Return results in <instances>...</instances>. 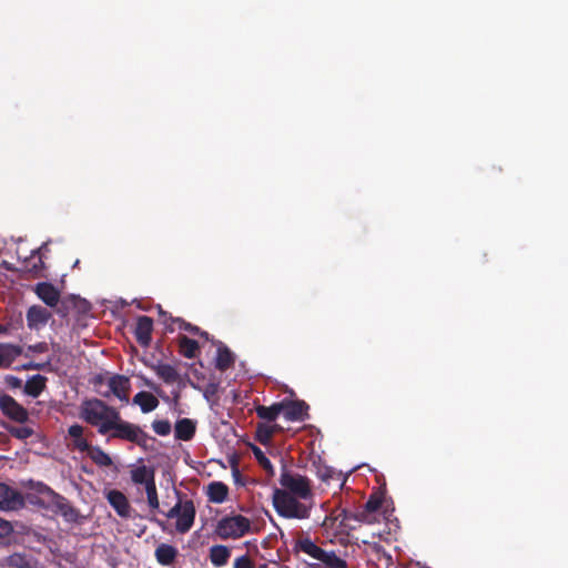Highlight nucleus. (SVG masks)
Instances as JSON below:
<instances>
[{"label":"nucleus","instance_id":"1","mask_svg":"<svg viewBox=\"0 0 568 568\" xmlns=\"http://www.w3.org/2000/svg\"><path fill=\"white\" fill-rule=\"evenodd\" d=\"M120 412L99 398H90L80 406V418L97 428L100 435H108Z\"/></svg>","mask_w":568,"mask_h":568},{"label":"nucleus","instance_id":"2","mask_svg":"<svg viewBox=\"0 0 568 568\" xmlns=\"http://www.w3.org/2000/svg\"><path fill=\"white\" fill-rule=\"evenodd\" d=\"M108 439H121L133 443L139 447L146 449L150 440H154L139 425L124 420L119 414V420H115L108 434Z\"/></svg>","mask_w":568,"mask_h":568},{"label":"nucleus","instance_id":"3","mask_svg":"<svg viewBox=\"0 0 568 568\" xmlns=\"http://www.w3.org/2000/svg\"><path fill=\"white\" fill-rule=\"evenodd\" d=\"M298 499V497L280 489H275L273 494V505L280 516L296 519L308 518L311 507Z\"/></svg>","mask_w":568,"mask_h":568},{"label":"nucleus","instance_id":"4","mask_svg":"<svg viewBox=\"0 0 568 568\" xmlns=\"http://www.w3.org/2000/svg\"><path fill=\"white\" fill-rule=\"evenodd\" d=\"M280 484L283 487L281 490L287 491L300 499H308L312 497L311 481L305 476L291 473L283 468Z\"/></svg>","mask_w":568,"mask_h":568},{"label":"nucleus","instance_id":"5","mask_svg":"<svg viewBox=\"0 0 568 568\" xmlns=\"http://www.w3.org/2000/svg\"><path fill=\"white\" fill-rule=\"evenodd\" d=\"M247 531L248 519L241 515L222 518L215 528V534L221 539L237 538Z\"/></svg>","mask_w":568,"mask_h":568},{"label":"nucleus","instance_id":"6","mask_svg":"<svg viewBox=\"0 0 568 568\" xmlns=\"http://www.w3.org/2000/svg\"><path fill=\"white\" fill-rule=\"evenodd\" d=\"M0 410L6 417L20 424L29 419L28 410L8 394L0 396Z\"/></svg>","mask_w":568,"mask_h":568},{"label":"nucleus","instance_id":"7","mask_svg":"<svg viewBox=\"0 0 568 568\" xmlns=\"http://www.w3.org/2000/svg\"><path fill=\"white\" fill-rule=\"evenodd\" d=\"M24 507V498L20 491L4 483H0V510L16 511Z\"/></svg>","mask_w":568,"mask_h":568},{"label":"nucleus","instance_id":"8","mask_svg":"<svg viewBox=\"0 0 568 568\" xmlns=\"http://www.w3.org/2000/svg\"><path fill=\"white\" fill-rule=\"evenodd\" d=\"M109 390L105 393H101L103 397H109L110 394H113L115 397H118L121 402L128 403L129 402V392L131 388L130 379L129 377L124 375H113L108 381Z\"/></svg>","mask_w":568,"mask_h":568},{"label":"nucleus","instance_id":"9","mask_svg":"<svg viewBox=\"0 0 568 568\" xmlns=\"http://www.w3.org/2000/svg\"><path fill=\"white\" fill-rule=\"evenodd\" d=\"M49 246V242H44L40 247L31 251L30 256L26 257L21 264V271L29 273L32 277H41L43 276V271L45 268V264L42 260V256H37V254L41 253L42 248Z\"/></svg>","mask_w":568,"mask_h":568},{"label":"nucleus","instance_id":"10","mask_svg":"<svg viewBox=\"0 0 568 568\" xmlns=\"http://www.w3.org/2000/svg\"><path fill=\"white\" fill-rule=\"evenodd\" d=\"M51 506L64 518L68 523H79L81 515L80 511L72 506V504L62 495L55 494L49 500Z\"/></svg>","mask_w":568,"mask_h":568},{"label":"nucleus","instance_id":"11","mask_svg":"<svg viewBox=\"0 0 568 568\" xmlns=\"http://www.w3.org/2000/svg\"><path fill=\"white\" fill-rule=\"evenodd\" d=\"M282 413L287 420L303 422L308 417V405L304 400H283Z\"/></svg>","mask_w":568,"mask_h":568},{"label":"nucleus","instance_id":"12","mask_svg":"<svg viewBox=\"0 0 568 568\" xmlns=\"http://www.w3.org/2000/svg\"><path fill=\"white\" fill-rule=\"evenodd\" d=\"M52 317V313L41 306V305H32L27 310L26 320L27 325L30 329H40L45 326L49 320Z\"/></svg>","mask_w":568,"mask_h":568},{"label":"nucleus","instance_id":"13","mask_svg":"<svg viewBox=\"0 0 568 568\" xmlns=\"http://www.w3.org/2000/svg\"><path fill=\"white\" fill-rule=\"evenodd\" d=\"M33 292L49 307H57L60 303V291L52 283H37Z\"/></svg>","mask_w":568,"mask_h":568},{"label":"nucleus","instance_id":"14","mask_svg":"<svg viewBox=\"0 0 568 568\" xmlns=\"http://www.w3.org/2000/svg\"><path fill=\"white\" fill-rule=\"evenodd\" d=\"M106 500L121 518H130L132 507L126 496L118 490L111 489L106 493Z\"/></svg>","mask_w":568,"mask_h":568},{"label":"nucleus","instance_id":"15","mask_svg":"<svg viewBox=\"0 0 568 568\" xmlns=\"http://www.w3.org/2000/svg\"><path fill=\"white\" fill-rule=\"evenodd\" d=\"M195 515L196 510L194 503L191 499L184 500V506L176 518V531L180 534L187 532L194 524Z\"/></svg>","mask_w":568,"mask_h":568},{"label":"nucleus","instance_id":"16","mask_svg":"<svg viewBox=\"0 0 568 568\" xmlns=\"http://www.w3.org/2000/svg\"><path fill=\"white\" fill-rule=\"evenodd\" d=\"M152 332H153V320L149 316L141 315L136 320V325L134 328V335L136 342L142 346L146 347L150 345L152 341Z\"/></svg>","mask_w":568,"mask_h":568},{"label":"nucleus","instance_id":"17","mask_svg":"<svg viewBox=\"0 0 568 568\" xmlns=\"http://www.w3.org/2000/svg\"><path fill=\"white\" fill-rule=\"evenodd\" d=\"M22 355V347L10 343H0V367L9 368L17 357Z\"/></svg>","mask_w":568,"mask_h":568},{"label":"nucleus","instance_id":"18","mask_svg":"<svg viewBox=\"0 0 568 568\" xmlns=\"http://www.w3.org/2000/svg\"><path fill=\"white\" fill-rule=\"evenodd\" d=\"M130 475L132 483L135 485H144V487H148L150 483H155L154 469L145 465L131 469Z\"/></svg>","mask_w":568,"mask_h":568},{"label":"nucleus","instance_id":"19","mask_svg":"<svg viewBox=\"0 0 568 568\" xmlns=\"http://www.w3.org/2000/svg\"><path fill=\"white\" fill-rule=\"evenodd\" d=\"M179 555V550L169 544H160L154 551L156 561L161 566H171Z\"/></svg>","mask_w":568,"mask_h":568},{"label":"nucleus","instance_id":"20","mask_svg":"<svg viewBox=\"0 0 568 568\" xmlns=\"http://www.w3.org/2000/svg\"><path fill=\"white\" fill-rule=\"evenodd\" d=\"M196 430L195 423L190 418H182L175 423L174 435L179 440L187 442L191 440Z\"/></svg>","mask_w":568,"mask_h":568},{"label":"nucleus","instance_id":"21","mask_svg":"<svg viewBox=\"0 0 568 568\" xmlns=\"http://www.w3.org/2000/svg\"><path fill=\"white\" fill-rule=\"evenodd\" d=\"M84 428L80 424H73L68 428V435L72 439V446L74 449L87 453L92 445L83 437Z\"/></svg>","mask_w":568,"mask_h":568},{"label":"nucleus","instance_id":"22","mask_svg":"<svg viewBox=\"0 0 568 568\" xmlns=\"http://www.w3.org/2000/svg\"><path fill=\"white\" fill-rule=\"evenodd\" d=\"M132 403L139 405L144 414L154 410L159 406V399L152 393L145 390L135 394Z\"/></svg>","mask_w":568,"mask_h":568},{"label":"nucleus","instance_id":"23","mask_svg":"<svg viewBox=\"0 0 568 568\" xmlns=\"http://www.w3.org/2000/svg\"><path fill=\"white\" fill-rule=\"evenodd\" d=\"M47 377L43 375H33L24 384V394L33 398L39 397L47 386Z\"/></svg>","mask_w":568,"mask_h":568},{"label":"nucleus","instance_id":"24","mask_svg":"<svg viewBox=\"0 0 568 568\" xmlns=\"http://www.w3.org/2000/svg\"><path fill=\"white\" fill-rule=\"evenodd\" d=\"M281 429L277 424L258 423L255 430V439L262 445H268L273 435Z\"/></svg>","mask_w":568,"mask_h":568},{"label":"nucleus","instance_id":"25","mask_svg":"<svg viewBox=\"0 0 568 568\" xmlns=\"http://www.w3.org/2000/svg\"><path fill=\"white\" fill-rule=\"evenodd\" d=\"M254 404L257 416L268 424L275 422L283 409L282 403H274L271 406L257 405L256 402H254Z\"/></svg>","mask_w":568,"mask_h":568},{"label":"nucleus","instance_id":"26","mask_svg":"<svg viewBox=\"0 0 568 568\" xmlns=\"http://www.w3.org/2000/svg\"><path fill=\"white\" fill-rule=\"evenodd\" d=\"M152 369L155 374L166 384H174L179 381L180 375L176 368L170 364L159 363L152 365Z\"/></svg>","mask_w":568,"mask_h":568},{"label":"nucleus","instance_id":"27","mask_svg":"<svg viewBox=\"0 0 568 568\" xmlns=\"http://www.w3.org/2000/svg\"><path fill=\"white\" fill-rule=\"evenodd\" d=\"M229 494V487L222 481H212L207 486L209 500L215 504L223 503Z\"/></svg>","mask_w":568,"mask_h":568},{"label":"nucleus","instance_id":"28","mask_svg":"<svg viewBox=\"0 0 568 568\" xmlns=\"http://www.w3.org/2000/svg\"><path fill=\"white\" fill-rule=\"evenodd\" d=\"M296 550L303 551L311 556L314 559L320 560L324 550L320 546H317L310 537L301 538L296 541L295 545Z\"/></svg>","mask_w":568,"mask_h":568},{"label":"nucleus","instance_id":"29","mask_svg":"<svg viewBox=\"0 0 568 568\" xmlns=\"http://www.w3.org/2000/svg\"><path fill=\"white\" fill-rule=\"evenodd\" d=\"M179 352L186 358H194L200 349V345L195 339L189 338L185 335L178 337Z\"/></svg>","mask_w":568,"mask_h":568},{"label":"nucleus","instance_id":"30","mask_svg":"<svg viewBox=\"0 0 568 568\" xmlns=\"http://www.w3.org/2000/svg\"><path fill=\"white\" fill-rule=\"evenodd\" d=\"M231 551L226 546L215 545L210 549V560L215 567H222L227 564Z\"/></svg>","mask_w":568,"mask_h":568},{"label":"nucleus","instance_id":"31","mask_svg":"<svg viewBox=\"0 0 568 568\" xmlns=\"http://www.w3.org/2000/svg\"><path fill=\"white\" fill-rule=\"evenodd\" d=\"M87 454L100 467H110L112 465V458L100 446H91Z\"/></svg>","mask_w":568,"mask_h":568},{"label":"nucleus","instance_id":"32","mask_svg":"<svg viewBox=\"0 0 568 568\" xmlns=\"http://www.w3.org/2000/svg\"><path fill=\"white\" fill-rule=\"evenodd\" d=\"M251 453L254 454L258 465L264 469L267 477H273L275 474L271 460L264 455L262 449L251 443Z\"/></svg>","mask_w":568,"mask_h":568},{"label":"nucleus","instance_id":"33","mask_svg":"<svg viewBox=\"0 0 568 568\" xmlns=\"http://www.w3.org/2000/svg\"><path fill=\"white\" fill-rule=\"evenodd\" d=\"M234 363V356L232 352L226 346H220L217 348L216 356V368L220 371H226Z\"/></svg>","mask_w":568,"mask_h":568},{"label":"nucleus","instance_id":"34","mask_svg":"<svg viewBox=\"0 0 568 568\" xmlns=\"http://www.w3.org/2000/svg\"><path fill=\"white\" fill-rule=\"evenodd\" d=\"M320 561L327 568H348L346 560L338 557L334 551L324 550Z\"/></svg>","mask_w":568,"mask_h":568},{"label":"nucleus","instance_id":"35","mask_svg":"<svg viewBox=\"0 0 568 568\" xmlns=\"http://www.w3.org/2000/svg\"><path fill=\"white\" fill-rule=\"evenodd\" d=\"M171 320L173 323L178 324L180 329H183V331L189 332L194 335H200L202 337H205L206 339L209 338V334L206 332L202 331L199 326H195L189 322H185L181 317H176V318L171 317Z\"/></svg>","mask_w":568,"mask_h":568},{"label":"nucleus","instance_id":"36","mask_svg":"<svg viewBox=\"0 0 568 568\" xmlns=\"http://www.w3.org/2000/svg\"><path fill=\"white\" fill-rule=\"evenodd\" d=\"M8 433L18 439H27L34 434V430L28 426H9L7 427Z\"/></svg>","mask_w":568,"mask_h":568},{"label":"nucleus","instance_id":"37","mask_svg":"<svg viewBox=\"0 0 568 568\" xmlns=\"http://www.w3.org/2000/svg\"><path fill=\"white\" fill-rule=\"evenodd\" d=\"M146 498H148V505L152 510H158L160 507L159 496H158V489L156 484L150 483L148 487H145Z\"/></svg>","mask_w":568,"mask_h":568},{"label":"nucleus","instance_id":"38","mask_svg":"<svg viewBox=\"0 0 568 568\" xmlns=\"http://www.w3.org/2000/svg\"><path fill=\"white\" fill-rule=\"evenodd\" d=\"M383 504V496L378 494H372L364 505V517L367 514L374 513L381 508Z\"/></svg>","mask_w":568,"mask_h":568},{"label":"nucleus","instance_id":"39","mask_svg":"<svg viewBox=\"0 0 568 568\" xmlns=\"http://www.w3.org/2000/svg\"><path fill=\"white\" fill-rule=\"evenodd\" d=\"M6 564L12 568H29L28 559L22 554H12L6 558Z\"/></svg>","mask_w":568,"mask_h":568},{"label":"nucleus","instance_id":"40","mask_svg":"<svg viewBox=\"0 0 568 568\" xmlns=\"http://www.w3.org/2000/svg\"><path fill=\"white\" fill-rule=\"evenodd\" d=\"M152 429L156 435L168 436L172 430V426L168 419H156L152 422Z\"/></svg>","mask_w":568,"mask_h":568},{"label":"nucleus","instance_id":"41","mask_svg":"<svg viewBox=\"0 0 568 568\" xmlns=\"http://www.w3.org/2000/svg\"><path fill=\"white\" fill-rule=\"evenodd\" d=\"M30 488L34 489L40 495L47 496L49 500L57 494L51 487L41 481L34 483L31 480Z\"/></svg>","mask_w":568,"mask_h":568},{"label":"nucleus","instance_id":"42","mask_svg":"<svg viewBox=\"0 0 568 568\" xmlns=\"http://www.w3.org/2000/svg\"><path fill=\"white\" fill-rule=\"evenodd\" d=\"M335 519H341L342 525H346V521L349 519H356V520H363L364 519V513H361L358 515H353L346 509H341L339 513L336 515Z\"/></svg>","mask_w":568,"mask_h":568},{"label":"nucleus","instance_id":"43","mask_svg":"<svg viewBox=\"0 0 568 568\" xmlns=\"http://www.w3.org/2000/svg\"><path fill=\"white\" fill-rule=\"evenodd\" d=\"M12 532V524L0 517V541L7 539Z\"/></svg>","mask_w":568,"mask_h":568},{"label":"nucleus","instance_id":"44","mask_svg":"<svg viewBox=\"0 0 568 568\" xmlns=\"http://www.w3.org/2000/svg\"><path fill=\"white\" fill-rule=\"evenodd\" d=\"M74 298V296H70L69 298H64L63 301H61L60 305L58 304L55 312L62 317L67 316L69 313L67 304L69 301H73Z\"/></svg>","mask_w":568,"mask_h":568},{"label":"nucleus","instance_id":"45","mask_svg":"<svg viewBox=\"0 0 568 568\" xmlns=\"http://www.w3.org/2000/svg\"><path fill=\"white\" fill-rule=\"evenodd\" d=\"M184 506V501L179 500L168 513V518H178L180 511L182 510Z\"/></svg>","mask_w":568,"mask_h":568},{"label":"nucleus","instance_id":"46","mask_svg":"<svg viewBox=\"0 0 568 568\" xmlns=\"http://www.w3.org/2000/svg\"><path fill=\"white\" fill-rule=\"evenodd\" d=\"M234 568H248V549L235 560Z\"/></svg>","mask_w":568,"mask_h":568},{"label":"nucleus","instance_id":"47","mask_svg":"<svg viewBox=\"0 0 568 568\" xmlns=\"http://www.w3.org/2000/svg\"><path fill=\"white\" fill-rule=\"evenodd\" d=\"M28 351L32 353H44L48 351V344L45 342H40L34 345H29Z\"/></svg>","mask_w":568,"mask_h":568},{"label":"nucleus","instance_id":"48","mask_svg":"<svg viewBox=\"0 0 568 568\" xmlns=\"http://www.w3.org/2000/svg\"><path fill=\"white\" fill-rule=\"evenodd\" d=\"M6 383L11 387V388H19L21 387L22 385V381L17 377V376H13V375H9L6 377Z\"/></svg>","mask_w":568,"mask_h":568},{"label":"nucleus","instance_id":"49","mask_svg":"<svg viewBox=\"0 0 568 568\" xmlns=\"http://www.w3.org/2000/svg\"><path fill=\"white\" fill-rule=\"evenodd\" d=\"M44 364H38V363H28L23 365L24 369H43Z\"/></svg>","mask_w":568,"mask_h":568},{"label":"nucleus","instance_id":"50","mask_svg":"<svg viewBox=\"0 0 568 568\" xmlns=\"http://www.w3.org/2000/svg\"><path fill=\"white\" fill-rule=\"evenodd\" d=\"M104 381L103 376L102 375H98L94 377V381H93V384L94 385H99V384H102Z\"/></svg>","mask_w":568,"mask_h":568},{"label":"nucleus","instance_id":"51","mask_svg":"<svg viewBox=\"0 0 568 568\" xmlns=\"http://www.w3.org/2000/svg\"><path fill=\"white\" fill-rule=\"evenodd\" d=\"M9 331L8 326L0 324V335L7 334Z\"/></svg>","mask_w":568,"mask_h":568},{"label":"nucleus","instance_id":"52","mask_svg":"<svg viewBox=\"0 0 568 568\" xmlns=\"http://www.w3.org/2000/svg\"><path fill=\"white\" fill-rule=\"evenodd\" d=\"M146 386H148V387H150V388H152V389H153V390H155V392H158V390H159V387H158V386H155V385H153L152 383H149V382H148V383H146Z\"/></svg>","mask_w":568,"mask_h":568},{"label":"nucleus","instance_id":"53","mask_svg":"<svg viewBox=\"0 0 568 568\" xmlns=\"http://www.w3.org/2000/svg\"><path fill=\"white\" fill-rule=\"evenodd\" d=\"M48 251H49V248H48V246H47L45 248H42V250H41V253H40V254H37V256H42V257H43L44 252H48Z\"/></svg>","mask_w":568,"mask_h":568},{"label":"nucleus","instance_id":"54","mask_svg":"<svg viewBox=\"0 0 568 568\" xmlns=\"http://www.w3.org/2000/svg\"><path fill=\"white\" fill-rule=\"evenodd\" d=\"M308 568H322L318 564H310Z\"/></svg>","mask_w":568,"mask_h":568},{"label":"nucleus","instance_id":"55","mask_svg":"<svg viewBox=\"0 0 568 568\" xmlns=\"http://www.w3.org/2000/svg\"><path fill=\"white\" fill-rule=\"evenodd\" d=\"M233 474H234V476L239 475V470H237V468L235 466H233Z\"/></svg>","mask_w":568,"mask_h":568},{"label":"nucleus","instance_id":"56","mask_svg":"<svg viewBox=\"0 0 568 568\" xmlns=\"http://www.w3.org/2000/svg\"><path fill=\"white\" fill-rule=\"evenodd\" d=\"M396 568H409V567H407V566H400V567H396Z\"/></svg>","mask_w":568,"mask_h":568},{"label":"nucleus","instance_id":"57","mask_svg":"<svg viewBox=\"0 0 568 568\" xmlns=\"http://www.w3.org/2000/svg\"><path fill=\"white\" fill-rule=\"evenodd\" d=\"M251 568H254L252 564H251Z\"/></svg>","mask_w":568,"mask_h":568}]
</instances>
